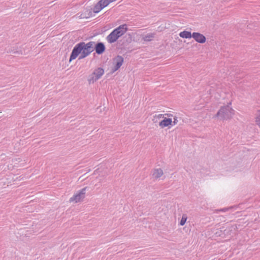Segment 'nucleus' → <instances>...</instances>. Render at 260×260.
Returning <instances> with one entry per match:
<instances>
[{"label": "nucleus", "mask_w": 260, "mask_h": 260, "mask_svg": "<svg viewBox=\"0 0 260 260\" xmlns=\"http://www.w3.org/2000/svg\"><path fill=\"white\" fill-rule=\"evenodd\" d=\"M123 62V58L120 55L115 57L113 60L114 66L112 69V72L114 73L117 71L122 66Z\"/></svg>", "instance_id": "nucleus-5"}, {"label": "nucleus", "mask_w": 260, "mask_h": 260, "mask_svg": "<svg viewBox=\"0 0 260 260\" xmlns=\"http://www.w3.org/2000/svg\"><path fill=\"white\" fill-rule=\"evenodd\" d=\"M172 123V120L171 118H164V119L159 122V125L162 127H165L171 125Z\"/></svg>", "instance_id": "nucleus-13"}, {"label": "nucleus", "mask_w": 260, "mask_h": 260, "mask_svg": "<svg viewBox=\"0 0 260 260\" xmlns=\"http://www.w3.org/2000/svg\"><path fill=\"white\" fill-rule=\"evenodd\" d=\"M178 119H177V117H175L174 118V120L173 121H172V125H175V124H176L177 123H178Z\"/></svg>", "instance_id": "nucleus-21"}, {"label": "nucleus", "mask_w": 260, "mask_h": 260, "mask_svg": "<svg viewBox=\"0 0 260 260\" xmlns=\"http://www.w3.org/2000/svg\"><path fill=\"white\" fill-rule=\"evenodd\" d=\"M94 44L95 42L93 41L87 43L81 42L76 44L72 51L69 61L76 59L79 55L80 59L88 56L94 50Z\"/></svg>", "instance_id": "nucleus-1"}, {"label": "nucleus", "mask_w": 260, "mask_h": 260, "mask_svg": "<svg viewBox=\"0 0 260 260\" xmlns=\"http://www.w3.org/2000/svg\"><path fill=\"white\" fill-rule=\"evenodd\" d=\"M127 30V26L126 24H122L113 30L114 32L116 34L119 38L123 36Z\"/></svg>", "instance_id": "nucleus-6"}, {"label": "nucleus", "mask_w": 260, "mask_h": 260, "mask_svg": "<svg viewBox=\"0 0 260 260\" xmlns=\"http://www.w3.org/2000/svg\"><path fill=\"white\" fill-rule=\"evenodd\" d=\"M163 174V171L161 169H155L153 173V176L155 178L160 177Z\"/></svg>", "instance_id": "nucleus-15"}, {"label": "nucleus", "mask_w": 260, "mask_h": 260, "mask_svg": "<svg viewBox=\"0 0 260 260\" xmlns=\"http://www.w3.org/2000/svg\"><path fill=\"white\" fill-rule=\"evenodd\" d=\"M119 38L113 30L106 37L107 41L110 44L115 42Z\"/></svg>", "instance_id": "nucleus-11"}, {"label": "nucleus", "mask_w": 260, "mask_h": 260, "mask_svg": "<svg viewBox=\"0 0 260 260\" xmlns=\"http://www.w3.org/2000/svg\"><path fill=\"white\" fill-rule=\"evenodd\" d=\"M231 231L230 229H225L223 232L222 231H220V232H216V234H218V236L222 238H227L228 240V238H230L229 236L231 235Z\"/></svg>", "instance_id": "nucleus-12"}, {"label": "nucleus", "mask_w": 260, "mask_h": 260, "mask_svg": "<svg viewBox=\"0 0 260 260\" xmlns=\"http://www.w3.org/2000/svg\"><path fill=\"white\" fill-rule=\"evenodd\" d=\"M155 116L157 117L158 118H164V115L162 114H158L157 115H155Z\"/></svg>", "instance_id": "nucleus-22"}, {"label": "nucleus", "mask_w": 260, "mask_h": 260, "mask_svg": "<svg viewBox=\"0 0 260 260\" xmlns=\"http://www.w3.org/2000/svg\"><path fill=\"white\" fill-rule=\"evenodd\" d=\"M107 7L102 0H100L93 7V11L95 13L100 12L103 9Z\"/></svg>", "instance_id": "nucleus-8"}, {"label": "nucleus", "mask_w": 260, "mask_h": 260, "mask_svg": "<svg viewBox=\"0 0 260 260\" xmlns=\"http://www.w3.org/2000/svg\"><path fill=\"white\" fill-rule=\"evenodd\" d=\"M255 122L256 125H258L260 128V111L258 112L255 117Z\"/></svg>", "instance_id": "nucleus-18"}, {"label": "nucleus", "mask_w": 260, "mask_h": 260, "mask_svg": "<svg viewBox=\"0 0 260 260\" xmlns=\"http://www.w3.org/2000/svg\"><path fill=\"white\" fill-rule=\"evenodd\" d=\"M235 208V207H232L230 208H223V209H221L220 211H221L222 212L229 211L230 212V213H231L233 211V209Z\"/></svg>", "instance_id": "nucleus-19"}, {"label": "nucleus", "mask_w": 260, "mask_h": 260, "mask_svg": "<svg viewBox=\"0 0 260 260\" xmlns=\"http://www.w3.org/2000/svg\"><path fill=\"white\" fill-rule=\"evenodd\" d=\"M192 37L196 42L201 44L204 43L206 40V37L199 32H193L192 34Z\"/></svg>", "instance_id": "nucleus-7"}, {"label": "nucleus", "mask_w": 260, "mask_h": 260, "mask_svg": "<svg viewBox=\"0 0 260 260\" xmlns=\"http://www.w3.org/2000/svg\"><path fill=\"white\" fill-rule=\"evenodd\" d=\"M179 36L182 38L189 39L192 37V34L190 31L184 30L180 32Z\"/></svg>", "instance_id": "nucleus-14"}, {"label": "nucleus", "mask_w": 260, "mask_h": 260, "mask_svg": "<svg viewBox=\"0 0 260 260\" xmlns=\"http://www.w3.org/2000/svg\"><path fill=\"white\" fill-rule=\"evenodd\" d=\"M187 219V215L185 214H184L182 215V218L180 221L179 225L181 226H183L185 223L186 220Z\"/></svg>", "instance_id": "nucleus-17"}, {"label": "nucleus", "mask_w": 260, "mask_h": 260, "mask_svg": "<svg viewBox=\"0 0 260 260\" xmlns=\"http://www.w3.org/2000/svg\"><path fill=\"white\" fill-rule=\"evenodd\" d=\"M94 48L95 50V52L98 54H102L105 50V46L104 43L99 42L94 44Z\"/></svg>", "instance_id": "nucleus-9"}, {"label": "nucleus", "mask_w": 260, "mask_h": 260, "mask_svg": "<svg viewBox=\"0 0 260 260\" xmlns=\"http://www.w3.org/2000/svg\"><path fill=\"white\" fill-rule=\"evenodd\" d=\"M104 70L102 68L95 69L93 73L88 77V82L89 84H93L101 78L104 74Z\"/></svg>", "instance_id": "nucleus-3"}, {"label": "nucleus", "mask_w": 260, "mask_h": 260, "mask_svg": "<svg viewBox=\"0 0 260 260\" xmlns=\"http://www.w3.org/2000/svg\"><path fill=\"white\" fill-rule=\"evenodd\" d=\"M105 5L107 6L110 3L116 1V0H102Z\"/></svg>", "instance_id": "nucleus-20"}, {"label": "nucleus", "mask_w": 260, "mask_h": 260, "mask_svg": "<svg viewBox=\"0 0 260 260\" xmlns=\"http://www.w3.org/2000/svg\"><path fill=\"white\" fill-rule=\"evenodd\" d=\"M87 187H84L78 191L70 199V202L78 203L81 201L84 198Z\"/></svg>", "instance_id": "nucleus-4"}, {"label": "nucleus", "mask_w": 260, "mask_h": 260, "mask_svg": "<svg viewBox=\"0 0 260 260\" xmlns=\"http://www.w3.org/2000/svg\"><path fill=\"white\" fill-rule=\"evenodd\" d=\"M25 229H18V231L17 234L19 235V236H17L18 237L20 238H23L24 237H30V235L31 234V232L30 231L27 230L24 231Z\"/></svg>", "instance_id": "nucleus-10"}, {"label": "nucleus", "mask_w": 260, "mask_h": 260, "mask_svg": "<svg viewBox=\"0 0 260 260\" xmlns=\"http://www.w3.org/2000/svg\"><path fill=\"white\" fill-rule=\"evenodd\" d=\"M155 34L153 33L148 34L143 37L145 41H150L154 37Z\"/></svg>", "instance_id": "nucleus-16"}, {"label": "nucleus", "mask_w": 260, "mask_h": 260, "mask_svg": "<svg viewBox=\"0 0 260 260\" xmlns=\"http://www.w3.org/2000/svg\"><path fill=\"white\" fill-rule=\"evenodd\" d=\"M231 105V103L230 102L228 105L222 107L216 114V116L222 120L231 118L234 113V110L230 106Z\"/></svg>", "instance_id": "nucleus-2"}]
</instances>
